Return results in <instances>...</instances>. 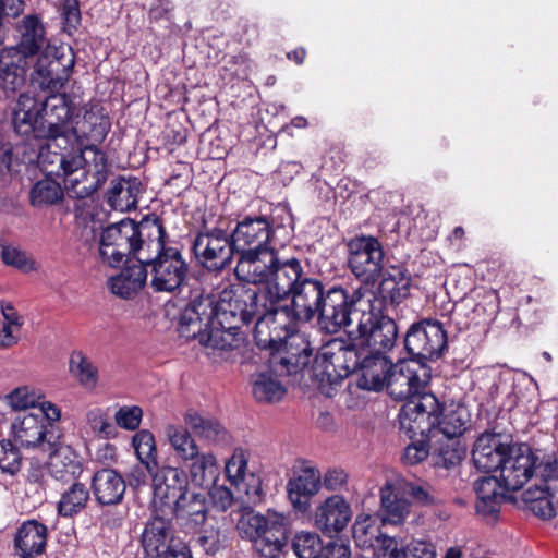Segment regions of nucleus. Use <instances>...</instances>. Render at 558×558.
<instances>
[{"mask_svg": "<svg viewBox=\"0 0 558 558\" xmlns=\"http://www.w3.org/2000/svg\"><path fill=\"white\" fill-rule=\"evenodd\" d=\"M303 268L308 263L289 264L266 280L250 283L265 284L260 289L244 283H230L222 295V308L233 310L244 322H254V340L262 350L272 353V368L280 375H298L311 362L313 349L303 333L298 332L299 322H310L299 306L303 289Z\"/></svg>", "mask_w": 558, "mask_h": 558, "instance_id": "1", "label": "nucleus"}, {"mask_svg": "<svg viewBox=\"0 0 558 558\" xmlns=\"http://www.w3.org/2000/svg\"><path fill=\"white\" fill-rule=\"evenodd\" d=\"M276 211L278 215H271L270 218L245 215L231 232L238 256L234 274L242 282L266 280L286 265L307 262L306 258L281 256L271 246L275 233L292 222L291 214L286 207H278Z\"/></svg>", "mask_w": 558, "mask_h": 558, "instance_id": "2", "label": "nucleus"}, {"mask_svg": "<svg viewBox=\"0 0 558 558\" xmlns=\"http://www.w3.org/2000/svg\"><path fill=\"white\" fill-rule=\"evenodd\" d=\"M230 284L217 295H199L190 301L181 311L178 332L185 340H197L201 345L220 355L225 353L244 354L247 342L241 331L242 325L250 322L240 319L241 315L222 308V295Z\"/></svg>", "mask_w": 558, "mask_h": 558, "instance_id": "3", "label": "nucleus"}, {"mask_svg": "<svg viewBox=\"0 0 558 558\" xmlns=\"http://www.w3.org/2000/svg\"><path fill=\"white\" fill-rule=\"evenodd\" d=\"M303 289L299 294V306L311 320L317 316V323L327 333H337L352 323V315L360 316L365 306V289L360 287L352 292L341 284L325 283L308 268H303Z\"/></svg>", "mask_w": 558, "mask_h": 558, "instance_id": "4", "label": "nucleus"}, {"mask_svg": "<svg viewBox=\"0 0 558 558\" xmlns=\"http://www.w3.org/2000/svg\"><path fill=\"white\" fill-rule=\"evenodd\" d=\"M37 153V165L46 177L56 175L68 179L78 170L82 178L92 177L89 186L77 192L80 196H89L107 181L109 163L105 151L95 145H83L80 140H47Z\"/></svg>", "mask_w": 558, "mask_h": 558, "instance_id": "5", "label": "nucleus"}, {"mask_svg": "<svg viewBox=\"0 0 558 558\" xmlns=\"http://www.w3.org/2000/svg\"><path fill=\"white\" fill-rule=\"evenodd\" d=\"M162 219L156 214L138 222L123 218L104 228L99 235V256L102 263L117 268L131 257L138 262L153 239L160 238Z\"/></svg>", "mask_w": 558, "mask_h": 558, "instance_id": "6", "label": "nucleus"}, {"mask_svg": "<svg viewBox=\"0 0 558 558\" xmlns=\"http://www.w3.org/2000/svg\"><path fill=\"white\" fill-rule=\"evenodd\" d=\"M160 238L153 239L138 262L150 268V286L156 292H175L187 281L190 267L178 246L167 243V233L161 223Z\"/></svg>", "mask_w": 558, "mask_h": 558, "instance_id": "7", "label": "nucleus"}, {"mask_svg": "<svg viewBox=\"0 0 558 558\" xmlns=\"http://www.w3.org/2000/svg\"><path fill=\"white\" fill-rule=\"evenodd\" d=\"M437 405L435 396H425L402 405L399 412L400 429L411 439L401 456L403 464L416 465L429 456V440L433 437L429 420Z\"/></svg>", "mask_w": 558, "mask_h": 558, "instance_id": "8", "label": "nucleus"}, {"mask_svg": "<svg viewBox=\"0 0 558 558\" xmlns=\"http://www.w3.org/2000/svg\"><path fill=\"white\" fill-rule=\"evenodd\" d=\"M240 535L254 543L265 558H276L289 539V522L286 515L268 511L266 515L244 509L236 523Z\"/></svg>", "mask_w": 558, "mask_h": 558, "instance_id": "9", "label": "nucleus"}, {"mask_svg": "<svg viewBox=\"0 0 558 558\" xmlns=\"http://www.w3.org/2000/svg\"><path fill=\"white\" fill-rule=\"evenodd\" d=\"M355 319L359 338L367 350L381 353L393 350L399 340V326L386 313L381 302L367 299Z\"/></svg>", "mask_w": 558, "mask_h": 558, "instance_id": "10", "label": "nucleus"}, {"mask_svg": "<svg viewBox=\"0 0 558 558\" xmlns=\"http://www.w3.org/2000/svg\"><path fill=\"white\" fill-rule=\"evenodd\" d=\"M402 342L412 363L427 367V362L438 360L447 349L448 336L441 322L422 318L409 326Z\"/></svg>", "mask_w": 558, "mask_h": 558, "instance_id": "11", "label": "nucleus"}, {"mask_svg": "<svg viewBox=\"0 0 558 558\" xmlns=\"http://www.w3.org/2000/svg\"><path fill=\"white\" fill-rule=\"evenodd\" d=\"M366 351V348L357 349L336 342L324 345L314 359V375L330 386L339 384L350 374L357 377Z\"/></svg>", "mask_w": 558, "mask_h": 558, "instance_id": "12", "label": "nucleus"}, {"mask_svg": "<svg viewBox=\"0 0 558 558\" xmlns=\"http://www.w3.org/2000/svg\"><path fill=\"white\" fill-rule=\"evenodd\" d=\"M347 266L356 279L374 284L384 269V247L373 235H355L345 242Z\"/></svg>", "mask_w": 558, "mask_h": 558, "instance_id": "13", "label": "nucleus"}, {"mask_svg": "<svg viewBox=\"0 0 558 558\" xmlns=\"http://www.w3.org/2000/svg\"><path fill=\"white\" fill-rule=\"evenodd\" d=\"M192 250L197 262L210 271L226 269L231 265L234 254L236 255L231 233L219 227L198 232L193 240Z\"/></svg>", "mask_w": 558, "mask_h": 558, "instance_id": "14", "label": "nucleus"}, {"mask_svg": "<svg viewBox=\"0 0 558 558\" xmlns=\"http://www.w3.org/2000/svg\"><path fill=\"white\" fill-rule=\"evenodd\" d=\"M74 56L60 53L57 48L47 47L40 53L29 75L31 85L44 92H59L70 78Z\"/></svg>", "mask_w": 558, "mask_h": 558, "instance_id": "15", "label": "nucleus"}, {"mask_svg": "<svg viewBox=\"0 0 558 558\" xmlns=\"http://www.w3.org/2000/svg\"><path fill=\"white\" fill-rule=\"evenodd\" d=\"M74 108L71 97L65 93L53 92L44 101L40 100L44 126L39 129V134L46 136V140H80L77 128L71 123Z\"/></svg>", "mask_w": 558, "mask_h": 558, "instance_id": "16", "label": "nucleus"}, {"mask_svg": "<svg viewBox=\"0 0 558 558\" xmlns=\"http://www.w3.org/2000/svg\"><path fill=\"white\" fill-rule=\"evenodd\" d=\"M428 378V367L412 363L411 360L400 361L390 368L385 386L393 399L407 400L408 403L425 396H433L423 392Z\"/></svg>", "mask_w": 558, "mask_h": 558, "instance_id": "17", "label": "nucleus"}, {"mask_svg": "<svg viewBox=\"0 0 558 558\" xmlns=\"http://www.w3.org/2000/svg\"><path fill=\"white\" fill-rule=\"evenodd\" d=\"M545 461L539 462L538 456L526 444H513L508 450V457L499 471L504 489L517 492L521 489L535 474L536 470L542 471Z\"/></svg>", "mask_w": 558, "mask_h": 558, "instance_id": "18", "label": "nucleus"}, {"mask_svg": "<svg viewBox=\"0 0 558 558\" xmlns=\"http://www.w3.org/2000/svg\"><path fill=\"white\" fill-rule=\"evenodd\" d=\"M542 484L527 488L522 499L531 512L541 519H550L555 515L553 497L558 493V461L548 460L542 465Z\"/></svg>", "mask_w": 558, "mask_h": 558, "instance_id": "19", "label": "nucleus"}, {"mask_svg": "<svg viewBox=\"0 0 558 558\" xmlns=\"http://www.w3.org/2000/svg\"><path fill=\"white\" fill-rule=\"evenodd\" d=\"M508 436L500 433L485 432L475 440L472 460L477 470L492 473L499 472L512 445Z\"/></svg>", "mask_w": 558, "mask_h": 558, "instance_id": "20", "label": "nucleus"}, {"mask_svg": "<svg viewBox=\"0 0 558 558\" xmlns=\"http://www.w3.org/2000/svg\"><path fill=\"white\" fill-rule=\"evenodd\" d=\"M48 452L49 476L56 481L69 482L77 478L82 471V459L75 450L61 441L59 433H51L48 438V446L44 448Z\"/></svg>", "mask_w": 558, "mask_h": 558, "instance_id": "21", "label": "nucleus"}, {"mask_svg": "<svg viewBox=\"0 0 558 558\" xmlns=\"http://www.w3.org/2000/svg\"><path fill=\"white\" fill-rule=\"evenodd\" d=\"M153 477L154 504L161 508H170L189 490V478L184 470L174 466H162L150 474Z\"/></svg>", "mask_w": 558, "mask_h": 558, "instance_id": "22", "label": "nucleus"}, {"mask_svg": "<svg viewBox=\"0 0 558 558\" xmlns=\"http://www.w3.org/2000/svg\"><path fill=\"white\" fill-rule=\"evenodd\" d=\"M180 539L174 537L172 521L162 515H153L145 524L141 535V545L145 558H161Z\"/></svg>", "mask_w": 558, "mask_h": 558, "instance_id": "23", "label": "nucleus"}, {"mask_svg": "<svg viewBox=\"0 0 558 558\" xmlns=\"http://www.w3.org/2000/svg\"><path fill=\"white\" fill-rule=\"evenodd\" d=\"M352 517L348 501L339 495L325 499L315 510V526L325 535L332 536L343 531Z\"/></svg>", "mask_w": 558, "mask_h": 558, "instance_id": "24", "label": "nucleus"}, {"mask_svg": "<svg viewBox=\"0 0 558 558\" xmlns=\"http://www.w3.org/2000/svg\"><path fill=\"white\" fill-rule=\"evenodd\" d=\"M380 277L378 293L381 299L373 298L372 301L381 302V306H397L410 296L412 277L404 265H390L383 269Z\"/></svg>", "mask_w": 558, "mask_h": 558, "instance_id": "25", "label": "nucleus"}, {"mask_svg": "<svg viewBox=\"0 0 558 558\" xmlns=\"http://www.w3.org/2000/svg\"><path fill=\"white\" fill-rule=\"evenodd\" d=\"M51 433L56 430L48 429L43 417L34 413L19 414L11 425V436L15 445L24 448H46Z\"/></svg>", "mask_w": 558, "mask_h": 558, "instance_id": "26", "label": "nucleus"}, {"mask_svg": "<svg viewBox=\"0 0 558 558\" xmlns=\"http://www.w3.org/2000/svg\"><path fill=\"white\" fill-rule=\"evenodd\" d=\"M43 122L40 99L27 93L20 94L12 113V125L15 133L21 136L46 140V136L39 134V129L44 126Z\"/></svg>", "mask_w": 558, "mask_h": 558, "instance_id": "27", "label": "nucleus"}, {"mask_svg": "<svg viewBox=\"0 0 558 558\" xmlns=\"http://www.w3.org/2000/svg\"><path fill=\"white\" fill-rule=\"evenodd\" d=\"M322 486L320 472L313 466H304L288 481V497L293 508L302 513L308 511L311 498Z\"/></svg>", "mask_w": 558, "mask_h": 558, "instance_id": "28", "label": "nucleus"}, {"mask_svg": "<svg viewBox=\"0 0 558 558\" xmlns=\"http://www.w3.org/2000/svg\"><path fill=\"white\" fill-rule=\"evenodd\" d=\"M359 367L356 385L360 389L380 391L393 363L388 353L367 350Z\"/></svg>", "mask_w": 558, "mask_h": 558, "instance_id": "29", "label": "nucleus"}, {"mask_svg": "<svg viewBox=\"0 0 558 558\" xmlns=\"http://www.w3.org/2000/svg\"><path fill=\"white\" fill-rule=\"evenodd\" d=\"M48 529L37 520L24 521L14 536V554L20 558H37L45 553Z\"/></svg>", "mask_w": 558, "mask_h": 558, "instance_id": "30", "label": "nucleus"}, {"mask_svg": "<svg viewBox=\"0 0 558 558\" xmlns=\"http://www.w3.org/2000/svg\"><path fill=\"white\" fill-rule=\"evenodd\" d=\"M180 525L187 532H194L201 527L207 519L206 495L201 492L189 490L169 510Z\"/></svg>", "mask_w": 558, "mask_h": 558, "instance_id": "31", "label": "nucleus"}, {"mask_svg": "<svg viewBox=\"0 0 558 558\" xmlns=\"http://www.w3.org/2000/svg\"><path fill=\"white\" fill-rule=\"evenodd\" d=\"M90 488L100 506H116L123 500L126 484L118 471L104 468L94 473Z\"/></svg>", "mask_w": 558, "mask_h": 558, "instance_id": "32", "label": "nucleus"}, {"mask_svg": "<svg viewBox=\"0 0 558 558\" xmlns=\"http://www.w3.org/2000/svg\"><path fill=\"white\" fill-rule=\"evenodd\" d=\"M440 404L438 403L433 412L429 422L432 423V436L434 437L437 432L441 433L448 439H454L463 435L470 423V413L468 409L462 405H450L445 408L440 417L438 411Z\"/></svg>", "mask_w": 558, "mask_h": 558, "instance_id": "33", "label": "nucleus"}, {"mask_svg": "<svg viewBox=\"0 0 558 558\" xmlns=\"http://www.w3.org/2000/svg\"><path fill=\"white\" fill-rule=\"evenodd\" d=\"M148 269L144 262L126 265L121 271L109 278L108 288L110 291L124 300L135 296L146 284Z\"/></svg>", "mask_w": 558, "mask_h": 558, "instance_id": "34", "label": "nucleus"}, {"mask_svg": "<svg viewBox=\"0 0 558 558\" xmlns=\"http://www.w3.org/2000/svg\"><path fill=\"white\" fill-rule=\"evenodd\" d=\"M141 189L142 183L136 179L118 178L111 182L106 193V202L113 210L129 211L135 209Z\"/></svg>", "mask_w": 558, "mask_h": 558, "instance_id": "35", "label": "nucleus"}, {"mask_svg": "<svg viewBox=\"0 0 558 558\" xmlns=\"http://www.w3.org/2000/svg\"><path fill=\"white\" fill-rule=\"evenodd\" d=\"M381 521L384 524H402L410 513L411 502L399 489L387 485L380 490Z\"/></svg>", "mask_w": 558, "mask_h": 558, "instance_id": "36", "label": "nucleus"}, {"mask_svg": "<svg viewBox=\"0 0 558 558\" xmlns=\"http://www.w3.org/2000/svg\"><path fill=\"white\" fill-rule=\"evenodd\" d=\"M20 33L17 49L24 57L38 54L44 48L50 47L47 44L44 25L35 15L23 19Z\"/></svg>", "mask_w": 558, "mask_h": 558, "instance_id": "37", "label": "nucleus"}, {"mask_svg": "<svg viewBox=\"0 0 558 558\" xmlns=\"http://www.w3.org/2000/svg\"><path fill=\"white\" fill-rule=\"evenodd\" d=\"M286 376H289L286 374ZM278 377H284L272 368V357L270 359V372L256 374L253 380V395L259 402H278L286 395V388Z\"/></svg>", "mask_w": 558, "mask_h": 558, "instance_id": "38", "label": "nucleus"}, {"mask_svg": "<svg viewBox=\"0 0 558 558\" xmlns=\"http://www.w3.org/2000/svg\"><path fill=\"white\" fill-rule=\"evenodd\" d=\"M184 421L195 436L209 442L221 441L226 438V429L213 417L204 416L193 410H189L185 413Z\"/></svg>", "mask_w": 558, "mask_h": 558, "instance_id": "39", "label": "nucleus"}, {"mask_svg": "<svg viewBox=\"0 0 558 558\" xmlns=\"http://www.w3.org/2000/svg\"><path fill=\"white\" fill-rule=\"evenodd\" d=\"M190 476L194 485L199 487H210L219 476V468L216 458L210 452L198 453L190 459Z\"/></svg>", "mask_w": 558, "mask_h": 558, "instance_id": "40", "label": "nucleus"}, {"mask_svg": "<svg viewBox=\"0 0 558 558\" xmlns=\"http://www.w3.org/2000/svg\"><path fill=\"white\" fill-rule=\"evenodd\" d=\"M90 498L88 488L80 482L73 483L58 501V513L63 518H72L82 512Z\"/></svg>", "mask_w": 558, "mask_h": 558, "instance_id": "41", "label": "nucleus"}, {"mask_svg": "<svg viewBox=\"0 0 558 558\" xmlns=\"http://www.w3.org/2000/svg\"><path fill=\"white\" fill-rule=\"evenodd\" d=\"M132 446L138 461L153 474L158 466V452L153 433L140 429L132 437Z\"/></svg>", "mask_w": 558, "mask_h": 558, "instance_id": "42", "label": "nucleus"}, {"mask_svg": "<svg viewBox=\"0 0 558 558\" xmlns=\"http://www.w3.org/2000/svg\"><path fill=\"white\" fill-rule=\"evenodd\" d=\"M63 190L59 182L49 177L37 181L29 191V202L34 207H48L63 199Z\"/></svg>", "mask_w": 558, "mask_h": 558, "instance_id": "43", "label": "nucleus"}, {"mask_svg": "<svg viewBox=\"0 0 558 558\" xmlns=\"http://www.w3.org/2000/svg\"><path fill=\"white\" fill-rule=\"evenodd\" d=\"M69 369L84 388L94 389L97 386L98 369L82 351L71 353Z\"/></svg>", "mask_w": 558, "mask_h": 558, "instance_id": "44", "label": "nucleus"}, {"mask_svg": "<svg viewBox=\"0 0 558 558\" xmlns=\"http://www.w3.org/2000/svg\"><path fill=\"white\" fill-rule=\"evenodd\" d=\"M166 435L175 456L182 461H189L198 453V446L187 429L181 426L168 425L166 427Z\"/></svg>", "mask_w": 558, "mask_h": 558, "instance_id": "45", "label": "nucleus"}, {"mask_svg": "<svg viewBox=\"0 0 558 558\" xmlns=\"http://www.w3.org/2000/svg\"><path fill=\"white\" fill-rule=\"evenodd\" d=\"M26 71L23 65L11 61L0 60V89L5 98H13L15 93L24 85Z\"/></svg>", "mask_w": 558, "mask_h": 558, "instance_id": "46", "label": "nucleus"}, {"mask_svg": "<svg viewBox=\"0 0 558 558\" xmlns=\"http://www.w3.org/2000/svg\"><path fill=\"white\" fill-rule=\"evenodd\" d=\"M292 549L299 558H322L325 545L317 533L301 531L292 539Z\"/></svg>", "mask_w": 558, "mask_h": 558, "instance_id": "47", "label": "nucleus"}, {"mask_svg": "<svg viewBox=\"0 0 558 558\" xmlns=\"http://www.w3.org/2000/svg\"><path fill=\"white\" fill-rule=\"evenodd\" d=\"M448 439L446 442L440 444L439 447L432 453V460L435 468H442L449 470L460 463L464 454L463 448L458 442Z\"/></svg>", "mask_w": 558, "mask_h": 558, "instance_id": "48", "label": "nucleus"}, {"mask_svg": "<svg viewBox=\"0 0 558 558\" xmlns=\"http://www.w3.org/2000/svg\"><path fill=\"white\" fill-rule=\"evenodd\" d=\"M19 445L11 440L0 441V470L3 473L14 475L22 465V456L17 448Z\"/></svg>", "mask_w": 558, "mask_h": 558, "instance_id": "49", "label": "nucleus"}, {"mask_svg": "<svg viewBox=\"0 0 558 558\" xmlns=\"http://www.w3.org/2000/svg\"><path fill=\"white\" fill-rule=\"evenodd\" d=\"M372 546L375 558H403L404 546L396 537L379 533Z\"/></svg>", "mask_w": 558, "mask_h": 558, "instance_id": "50", "label": "nucleus"}, {"mask_svg": "<svg viewBox=\"0 0 558 558\" xmlns=\"http://www.w3.org/2000/svg\"><path fill=\"white\" fill-rule=\"evenodd\" d=\"M7 399L12 408L16 410H25L28 408H36L39 400L43 399V396L35 391V389L28 386H23L11 391L7 396Z\"/></svg>", "mask_w": 558, "mask_h": 558, "instance_id": "51", "label": "nucleus"}, {"mask_svg": "<svg viewBox=\"0 0 558 558\" xmlns=\"http://www.w3.org/2000/svg\"><path fill=\"white\" fill-rule=\"evenodd\" d=\"M143 410L138 405H123L114 414L116 423L126 430H135L140 427Z\"/></svg>", "mask_w": 558, "mask_h": 558, "instance_id": "52", "label": "nucleus"}, {"mask_svg": "<svg viewBox=\"0 0 558 558\" xmlns=\"http://www.w3.org/2000/svg\"><path fill=\"white\" fill-rule=\"evenodd\" d=\"M206 554L215 555L228 544L227 534L219 529H208L197 539Z\"/></svg>", "mask_w": 558, "mask_h": 558, "instance_id": "53", "label": "nucleus"}, {"mask_svg": "<svg viewBox=\"0 0 558 558\" xmlns=\"http://www.w3.org/2000/svg\"><path fill=\"white\" fill-rule=\"evenodd\" d=\"M111 123L110 120H102V122H98L85 129H77L80 141L83 145H96V143H101L108 132L110 131Z\"/></svg>", "mask_w": 558, "mask_h": 558, "instance_id": "54", "label": "nucleus"}, {"mask_svg": "<svg viewBox=\"0 0 558 558\" xmlns=\"http://www.w3.org/2000/svg\"><path fill=\"white\" fill-rule=\"evenodd\" d=\"M12 145L10 143H0V186L10 183L13 172L19 170L15 168L19 163L13 162Z\"/></svg>", "mask_w": 558, "mask_h": 558, "instance_id": "55", "label": "nucleus"}, {"mask_svg": "<svg viewBox=\"0 0 558 558\" xmlns=\"http://www.w3.org/2000/svg\"><path fill=\"white\" fill-rule=\"evenodd\" d=\"M500 488H504L500 476H484L474 482L477 498H504Z\"/></svg>", "mask_w": 558, "mask_h": 558, "instance_id": "56", "label": "nucleus"}, {"mask_svg": "<svg viewBox=\"0 0 558 558\" xmlns=\"http://www.w3.org/2000/svg\"><path fill=\"white\" fill-rule=\"evenodd\" d=\"M1 257L4 264L21 270L33 269V263L26 254L14 245H2Z\"/></svg>", "mask_w": 558, "mask_h": 558, "instance_id": "57", "label": "nucleus"}, {"mask_svg": "<svg viewBox=\"0 0 558 558\" xmlns=\"http://www.w3.org/2000/svg\"><path fill=\"white\" fill-rule=\"evenodd\" d=\"M403 558H436V549L430 542L413 539L404 546Z\"/></svg>", "mask_w": 558, "mask_h": 558, "instance_id": "58", "label": "nucleus"}, {"mask_svg": "<svg viewBox=\"0 0 558 558\" xmlns=\"http://www.w3.org/2000/svg\"><path fill=\"white\" fill-rule=\"evenodd\" d=\"M208 488L210 501L216 510L223 512L231 507L233 504V494L228 487L213 484Z\"/></svg>", "mask_w": 558, "mask_h": 558, "instance_id": "59", "label": "nucleus"}, {"mask_svg": "<svg viewBox=\"0 0 558 558\" xmlns=\"http://www.w3.org/2000/svg\"><path fill=\"white\" fill-rule=\"evenodd\" d=\"M92 429L101 438L108 439L116 435L114 425L109 422L99 411H90L87 414Z\"/></svg>", "mask_w": 558, "mask_h": 558, "instance_id": "60", "label": "nucleus"}, {"mask_svg": "<svg viewBox=\"0 0 558 558\" xmlns=\"http://www.w3.org/2000/svg\"><path fill=\"white\" fill-rule=\"evenodd\" d=\"M347 472L339 468H332L325 473L322 484L328 490H339L347 484Z\"/></svg>", "mask_w": 558, "mask_h": 558, "instance_id": "61", "label": "nucleus"}, {"mask_svg": "<svg viewBox=\"0 0 558 558\" xmlns=\"http://www.w3.org/2000/svg\"><path fill=\"white\" fill-rule=\"evenodd\" d=\"M80 2H65L62 11L64 27L68 33L76 31L81 23Z\"/></svg>", "mask_w": 558, "mask_h": 558, "instance_id": "62", "label": "nucleus"}, {"mask_svg": "<svg viewBox=\"0 0 558 558\" xmlns=\"http://www.w3.org/2000/svg\"><path fill=\"white\" fill-rule=\"evenodd\" d=\"M322 558H353L351 547L342 541H331L325 545Z\"/></svg>", "mask_w": 558, "mask_h": 558, "instance_id": "63", "label": "nucleus"}, {"mask_svg": "<svg viewBox=\"0 0 558 558\" xmlns=\"http://www.w3.org/2000/svg\"><path fill=\"white\" fill-rule=\"evenodd\" d=\"M247 468V461L244 456L233 454L232 458L226 464V471L229 477H232L234 481H241L244 478L245 471Z\"/></svg>", "mask_w": 558, "mask_h": 558, "instance_id": "64", "label": "nucleus"}]
</instances>
